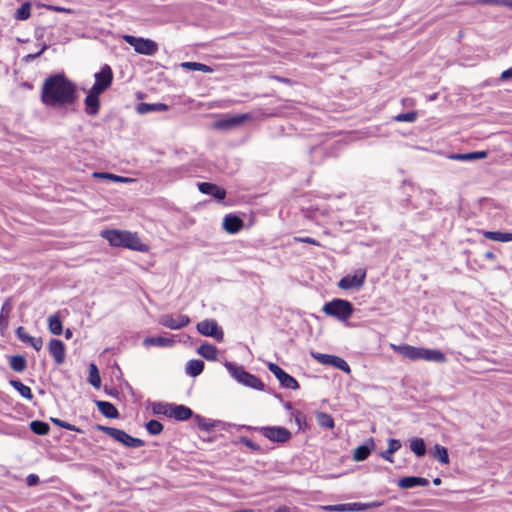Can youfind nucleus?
Segmentation results:
<instances>
[{
    "label": "nucleus",
    "mask_w": 512,
    "mask_h": 512,
    "mask_svg": "<svg viewBox=\"0 0 512 512\" xmlns=\"http://www.w3.org/2000/svg\"><path fill=\"white\" fill-rule=\"evenodd\" d=\"M10 367L16 372H22L26 368V360L23 356H12L9 361Z\"/></svg>",
    "instance_id": "nucleus-41"
},
{
    "label": "nucleus",
    "mask_w": 512,
    "mask_h": 512,
    "mask_svg": "<svg viewBox=\"0 0 512 512\" xmlns=\"http://www.w3.org/2000/svg\"><path fill=\"white\" fill-rule=\"evenodd\" d=\"M296 240L299 242H302V243H308V244L317 245V246L320 245L319 242H317L315 239L310 238V237H299V238H296Z\"/></svg>",
    "instance_id": "nucleus-55"
},
{
    "label": "nucleus",
    "mask_w": 512,
    "mask_h": 512,
    "mask_svg": "<svg viewBox=\"0 0 512 512\" xmlns=\"http://www.w3.org/2000/svg\"><path fill=\"white\" fill-rule=\"evenodd\" d=\"M46 8L50 11H55V12H64V13L72 12L71 9L60 7V6H54V5H48V6H46Z\"/></svg>",
    "instance_id": "nucleus-54"
},
{
    "label": "nucleus",
    "mask_w": 512,
    "mask_h": 512,
    "mask_svg": "<svg viewBox=\"0 0 512 512\" xmlns=\"http://www.w3.org/2000/svg\"><path fill=\"white\" fill-rule=\"evenodd\" d=\"M401 448V442L397 439H389L388 440V449L386 450V454H394Z\"/></svg>",
    "instance_id": "nucleus-48"
},
{
    "label": "nucleus",
    "mask_w": 512,
    "mask_h": 512,
    "mask_svg": "<svg viewBox=\"0 0 512 512\" xmlns=\"http://www.w3.org/2000/svg\"><path fill=\"white\" fill-rule=\"evenodd\" d=\"M250 119L248 114L237 115L226 120L219 121L216 126L219 128H231L241 125L246 120Z\"/></svg>",
    "instance_id": "nucleus-24"
},
{
    "label": "nucleus",
    "mask_w": 512,
    "mask_h": 512,
    "mask_svg": "<svg viewBox=\"0 0 512 512\" xmlns=\"http://www.w3.org/2000/svg\"><path fill=\"white\" fill-rule=\"evenodd\" d=\"M196 424L199 429L203 431H210L218 426H224L225 424L219 420H211L204 417L196 416Z\"/></svg>",
    "instance_id": "nucleus-26"
},
{
    "label": "nucleus",
    "mask_w": 512,
    "mask_h": 512,
    "mask_svg": "<svg viewBox=\"0 0 512 512\" xmlns=\"http://www.w3.org/2000/svg\"><path fill=\"white\" fill-rule=\"evenodd\" d=\"M381 457L389 462H393V458H392V455L393 454H386V451L382 452L381 454Z\"/></svg>",
    "instance_id": "nucleus-59"
},
{
    "label": "nucleus",
    "mask_w": 512,
    "mask_h": 512,
    "mask_svg": "<svg viewBox=\"0 0 512 512\" xmlns=\"http://www.w3.org/2000/svg\"><path fill=\"white\" fill-rule=\"evenodd\" d=\"M31 430L38 435H45L49 432V425L41 421L31 422Z\"/></svg>",
    "instance_id": "nucleus-44"
},
{
    "label": "nucleus",
    "mask_w": 512,
    "mask_h": 512,
    "mask_svg": "<svg viewBox=\"0 0 512 512\" xmlns=\"http://www.w3.org/2000/svg\"><path fill=\"white\" fill-rule=\"evenodd\" d=\"M52 422L58 425L61 428L67 429L69 431H79L78 428H76L74 425L67 423L65 421H62L60 419L52 418Z\"/></svg>",
    "instance_id": "nucleus-49"
},
{
    "label": "nucleus",
    "mask_w": 512,
    "mask_h": 512,
    "mask_svg": "<svg viewBox=\"0 0 512 512\" xmlns=\"http://www.w3.org/2000/svg\"><path fill=\"white\" fill-rule=\"evenodd\" d=\"M487 156V152L485 151H477L472 153H466V154H455L452 155V159L456 160H474V159H483Z\"/></svg>",
    "instance_id": "nucleus-40"
},
{
    "label": "nucleus",
    "mask_w": 512,
    "mask_h": 512,
    "mask_svg": "<svg viewBox=\"0 0 512 512\" xmlns=\"http://www.w3.org/2000/svg\"><path fill=\"white\" fill-rule=\"evenodd\" d=\"M390 347L403 357L411 360V361H417L421 360V349L422 347H415L408 344H402V345H396V344H390Z\"/></svg>",
    "instance_id": "nucleus-14"
},
{
    "label": "nucleus",
    "mask_w": 512,
    "mask_h": 512,
    "mask_svg": "<svg viewBox=\"0 0 512 512\" xmlns=\"http://www.w3.org/2000/svg\"><path fill=\"white\" fill-rule=\"evenodd\" d=\"M98 428L126 447L138 448L144 445V442L141 439L132 437L121 429L105 426H99Z\"/></svg>",
    "instance_id": "nucleus-6"
},
{
    "label": "nucleus",
    "mask_w": 512,
    "mask_h": 512,
    "mask_svg": "<svg viewBox=\"0 0 512 512\" xmlns=\"http://www.w3.org/2000/svg\"><path fill=\"white\" fill-rule=\"evenodd\" d=\"M189 322V317L184 314H165L159 318V324L172 330L181 329L182 327L188 325Z\"/></svg>",
    "instance_id": "nucleus-13"
},
{
    "label": "nucleus",
    "mask_w": 512,
    "mask_h": 512,
    "mask_svg": "<svg viewBox=\"0 0 512 512\" xmlns=\"http://www.w3.org/2000/svg\"><path fill=\"white\" fill-rule=\"evenodd\" d=\"M101 237L109 242L111 246L123 247L138 252H148L149 246L143 243L137 233L118 230L108 229L101 232Z\"/></svg>",
    "instance_id": "nucleus-3"
},
{
    "label": "nucleus",
    "mask_w": 512,
    "mask_h": 512,
    "mask_svg": "<svg viewBox=\"0 0 512 512\" xmlns=\"http://www.w3.org/2000/svg\"><path fill=\"white\" fill-rule=\"evenodd\" d=\"M429 481L426 478L408 476L398 481V486L402 489H410L416 486H427Z\"/></svg>",
    "instance_id": "nucleus-19"
},
{
    "label": "nucleus",
    "mask_w": 512,
    "mask_h": 512,
    "mask_svg": "<svg viewBox=\"0 0 512 512\" xmlns=\"http://www.w3.org/2000/svg\"><path fill=\"white\" fill-rule=\"evenodd\" d=\"M96 405L99 411L108 418H117L119 415L116 407L110 402L96 401Z\"/></svg>",
    "instance_id": "nucleus-29"
},
{
    "label": "nucleus",
    "mask_w": 512,
    "mask_h": 512,
    "mask_svg": "<svg viewBox=\"0 0 512 512\" xmlns=\"http://www.w3.org/2000/svg\"><path fill=\"white\" fill-rule=\"evenodd\" d=\"M417 118L416 112H408V113H402L398 114L395 117V120L398 122H414Z\"/></svg>",
    "instance_id": "nucleus-47"
},
{
    "label": "nucleus",
    "mask_w": 512,
    "mask_h": 512,
    "mask_svg": "<svg viewBox=\"0 0 512 512\" xmlns=\"http://www.w3.org/2000/svg\"><path fill=\"white\" fill-rule=\"evenodd\" d=\"M7 317L3 316L0 314V331H2L3 329H5L8 325V322H7Z\"/></svg>",
    "instance_id": "nucleus-58"
},
{
    "label": "nucleus",
    "mask_w": 512,
    "mask_h": 512,
    "mask_svg": "<svg viewBox=\"0 0 512 512\" xmlns=\"http://www.w3.org/2000/svg\"><path fill=\"white\" fill-rule=\"evenodd\" d=\"M485 257H486L487 259H494V257H495V256H494V254H493L492 252H487V253L485 254Z\"/></svg>",
    "instance_id": "nucleus-62"
},
{
    "label": "nucleus",
    "mask_w": 512,
    "mask_h": 512,
    "mask_svg": "<svg viewBox=\"0 0 512 512\" xmlns=\"http://www.w3.org/2000/svg\"><path fill=\"white\" fill-rule=\"evenodd\" d=\"M147 431L152 435H158L163 431V425L157 420H150L146 424Z\"/></svg>",
    "instance_id": "nucleus-45"
},
{
    "label": "nucleus",
    "mask_w": 512,
    "mask_h": 512,
    "mask_svg": "<svg viewBox=\"0 0 512 512\" xmlns=\"http://www.w3.org/2000/svg\"><path fill=\"white\" fill-rule=\"evenodd\" d=\"M181 67L188 69V70L201 71L204 73H212L213 72V69L210 66H207L205 64L198 63V62H183L181 64Z\"/></svg>",
    "instance_id": "nucleus-39"
},
{
    "label": "nucleus",
    "mask_w": 512,
    "mask_h": 512,
    "mask_svg": "<svg viewBox=\"0 0 512 512\" xmlns=\"http://www.w3.org/2000/svg\"><path fill=\"white\" fill-rule=\"evenodd\" d=\"M354 504H355V508H356V512H357V511H366V510L378 508L382 505V502H379V501H373L370 503H356L355 502Z\"/></svg>",
    "instance_id": "nucleus-46"
},
{
    "label": "nucleus",
    "mask_w": 512,
    "mask_h": 512,
    "mask_svg": "<svg viewBox=\"0 0 512 512\" xmlns=\"http://www.w3.org/2000/svg\"><path fill=\"white\" fill-rule=\"evenodd\" d=\"M433 456L438 459L439 462L443 464L449 463V455L448 450L439 444H435L433 447Z\"/></svg>",
    "instance_id": "nucleus-38"
},
{
    "label": "nucleus",
    "mask_w": 512,
    "mask_h": 512,
    "mask_svg": "<svg viewBox=\"0 0 512 512\" xmlns=\"http://www.w3.org/2000/svg\"><path fill=\"white\" fill-rule=\"evenodd\" d=\"M31 15V4L29 2H25L21 5V7L16 12V19L18 20H27Z\"/></svg>",
    "instance_id": "nucleus-43"
},
{
    "label": "nucleus",
    "mask_w": 512,
    "mask_h": 512,
    "mask_svg": "<svg viewBox=\"0 0 512 512\" xmlns=\"http://www.w3.org/2000/svg\"><path fill=\"white\" fill-rule=\"evenodd\" d=\"M410 449L418 457L424 456L426 453V445L422 438H413L410 440Z\"/></svg>",
    "instance_id": "nucleus-34"
},
{
    "label": "nucleus",
    "mask_w": 512,
    "mask_h": 512,
    "mask_svg": "<svg viewBox=\"0 0 512 512\" xmlns=\"http://www.w3.org/2000/svg\"><path fill=\"white\" fill-rule=\"evenodd\" d=\"M483 235L486 239L497 241V242H511V232H500V231H485Z\"/></svg>",
    "instance_id": "nucleus-28"
},
{
    "label": "nucleus",
    "mask_w": 512,
    "mask_h": 512,
    "mask_svg": "<svg viewBox=\"0 0 512 512\" xmlns=\"http://www.w3.org/2000/svg\"><path fill=\"white\" fill-rule=\"evenodd\" d=\"M293 416L295 418V421H296L297 425L299 426V428H301L302 427V422H303L302 414L297 411V412L293 413Z\"/></svg>",
    "instance_id": "nucleus-57"
},
{
    "label": "nucleus",
    "mask_w": 512,
    "mask_h": 512,
    "mask_svg": "<svg viewBox=\"0 0 512 512\" xmlns=\"http://www.w3.org/2000/svg\"><path fill=\"white\" fill-rule=\"evenodd\" d=\"M10 384L13 386V388L15 390H17L20 395L28 400H31L33 395H32V391L31 389L24 385L22 382H20L19 380H11L10 381Z\"/></svg>",
    "instance_id": "nucleus-36"
},
{
    "label": "nucleus",
    "mask_w": 512,
    "mask_h": 512,
    "mask_svg": "<svg viewBox=\"0 0 512 512\" xmlns=\"http://www.w3.org/2000/svg\"><path fill=\"white\" fill-rule=\"evenodd\" d=\"M311 356L320 364L333 366L337 369L342 370L343 372H345L347 374H349L351 372V369H350V366L348 365V363L344 359H342L338 356L330 355V354H323V353H316V352H312Z\"/></svg>",
    "instance_id": "nucleus-9"
},
{
    "label": "nucleus",
    "mask_w": 512,
    "mask_h": 512,
    "mask_svg": "<svg viewBox=\"0 0 512 512\" xmlns=\"http://www.w3.org/2000/svg\"><path fill=\"white\" fill-rule=\"evenodd\" d=\"M273 512H291V510L287 507H279L275 509Z\"/></svg>",
    "instance_id": "nucleus-60"
},
{
    "label": "nucleus",
    "mask_w": 512,
    "mask_h": 512,
    "mask_svg": "<svg viewBox=\"0 0 512 512\" xmlns=\"http://www.w3.org/2000/svg\"><path fill=\"white\" fill-rule=\"evenodd\" d=\"M89 383L95 388L99 389L101 387V377L98 371L97 366L94 363H91L89 366Z\"/></svg>",
    "instance_id": "nucleus-37"
},
{
    "label": "nucleus",
    "mask_w": 512,
    "mask_h": 512,
    "mask_svg": "<svg viewBox=\"0 0 512 512\" xmlns=\"http://www.w3.org/2000/svg\"><path fill=\"white\" fill-rule=\"evenodd\" d=\"M246 447L250 448V449H253V450H258L259 447L258 445H256L252 440L246 438V437H242L241 440H240Z\"/></svg>",
    "instance_id": "nucleus-52"
},
{
    "label": "nucleus",
    "mask_w": 512,
    "mask_h": 512,
    "mask_svg": "<svg viewBox=\"0 0 512 512\" xmlns=\"http://www.w3.org/2000/svg\"><path fill=\"white\" fill-rule=\"evenodd\" d=\"M65 337H66L67 339H70V338L72 337V331H71L70 329H67V330L65 331Z\"/></svg>",
    "instance_id": "nucleus-61"
},
{
    "label": "nucleus",
    "mask_w": 512,
    "mask_h": 512,
    "mask_svg": "<svg viewBox=\"0 0 512 512\" xmlns=\"http://www.w3.org/2000/svg\"><path fill=\"white\" fill-rule=\"evenodd\" d=\"M48 329L53 335H61L63 331L62 321L58 314L48 318Z\"/></svg>",
    "instance_id": "nucleus-32"
},
{
    "label": "nucleus",
    "mask_w": 512,
    "mask_h": 512,
    "mask_svg": "<svg viewBox=\"0 0 512 512\" xmlns=\"http://www.w3.org/2000/svg\"><path fill=\"white\" fill-rule=\"evenodd\" d=\"M318 509L329 512H356L354 503L336 504V505H324L319 506Z\"/></svg>",
    "instance_id": "nucleus-30"
},
{
    "label": "nucleus",
    "mask_w": 512,
    "mask_h": 512,
    "mask_svg": "<svg viewBox=\"0 0 512 512\" xmlns=\"http://www.w3.org/2000/svg\"><path fill=\"white\" fill-rule=\"evenodd\" d=\"M26 482L28 486H34L39 483V477L35 474H30L27 476Z\"/></svg>",
    "instance_id": "nucleus-53"
},
{
    "label": "nucleus",
    "mask_w": 512,
    "mask_h": 512,
    "mask_svg": "<svg viewBox=\"0 0 512 512\" xmlns=\"http://www.w3.org/2000/svg\"><path fill=\"white\" fill-rule=\"evenodd\" d=\"M77 99V86L63 74L52 75L45 79L42 90V102L53 108H62L73 104Z\"/></svg>",
    "instance_id": "nucleus-1"
},
{
    "label": "nucleus",
    "mask_w": 512,
    "mask_h": 512,
    "mask_svg": "<svg viewBox=\"0 0 512 512\" xmlns=\"http://www.w3.org/2000/svg\"><path fill=\"white\" fill-rule=\"evenodd\" d=\"M10 312H11V303H10V300L7 299L4 304L2 305V308H1V315L9 318V315H10Z\"/></svg>",
    "instance_id": "nucleus-51"
},
{
    "label": "nucleus",
    "mask_w": 512,
    "mask_h": 512,
    "mask_svg": "<svg viewBox=\"0 0 512 512\" xmlns=\"http://www.w3.org/2000/svg\"><path fill=\"white\" fill-rule=\"evenodd\" d=\"M136 110L139 114H146L153 111H166L168 110V106L163 103H140L137 105Z\"/></svg>",
    "instance_id": "nucleus-27"
},
{
    "label": "nucleus",
    "mask_w": 512,
    "mask_h": 512,
    "mask_svg": "<svg viewBox=\"0 0 512 512\" xmlns=\"http://www.w3.org/2000/svg\"><path fill=\"white\" fill-rule=\"evenodd\" d=\"M16 334L20 340H22L25 343L30 344L36 351H40L43 345L41 338H35L30 335H28L23 327H19L16 330Z\"/></svg>",
    "instance_id": "nucleus-23"
},
{
    "label": "nucleus",
    "mask_w": 512,
    "mask_h": 512,
    "mask_svg": "<svg viewBox=\"0 0 512 512\" xmlns=\"http://www.w3.org/2000/svg\"><path fill=\"white\" fill-rule=\"evenodd\" d=\"M143 345L145 347H171L174 345V340L163 336L147 337L143 340Z\"/></svg>",
    "instance_id": "nucleus-22"
},
{
    "label": "nucleus",
    "mask_w": 512,
    "mask_h": 512,
    "mask_svg": "<svg viewBox=\"0 0 512 512\" xmlns=\"http://www.w3.org/2000/svg\"><path fill=\"white\" fill-rule=\"evenodd\" d=\"M197 330L200 334L208 337H213L217 341L223 340V330L218 326L217 322L213 319L204 320L197 324Z\"/></svg>",
    "instance_id": "nucleus-12"
},
{
    "label": "nucleus",
    "mask_w": 512,
    "mask_h": 512,
    "mask_svg": "<svg viewBox=\"0 0 512 512\" xmlns=\"http://www.w3.org/2000/svg\"><path fill=\"white\" fill-rule=\"evenodd\" d=\"M243 226V221L232 215H227L223 220V228L231 234L237 233Z\"/></svg>",
    "instance_id": "nucleus-21"
},
{
    "label": "nucleus",
    "mask_w": 512,
    "mask_h": 512,
    "mask_svg": "<svg viewBox=\"0 0 512 512\" xmlns=\"http://www.w3.org/2000/svg\"><path fill=\"white\" fill-rule=\"evenodd\" d=\"M170 416L176 420L184 421L192 416V410L184 405L172 404Z\"/></svg>",
    "instance_id": "nucleus-20"
},
{
    "label": "nucleus",
    "mask_w": 512,
    "mask_h": 512,
    "mask_svg": "<svg viewBox=\"0 0 512 512\" xmlns=\"http://www.w3.org/2000/svg\"><path fill=\"white\" fill-rule=\"evenodd\" d=\"M366 279V270L357 269L354 274L346 275L338 282V287L344 290L360 288Z\"/></svg>",
    "instance_id": "nucleus-11"
},
{
    "label": "nucleus",
    "mask_w": 512,
    "mask_h": 512,
    "mask_svg": "<svg viewBox=\"0 0 512 512\" xmlns=\"http://www.w3.org/2000/svg\"><path fill=\"white\" fill-rule=\"evenodd\" d=\"M322 311L328 316H332L339 321L346 322L352 316L354 308L347 300L334 299L327 302L323 306Z\"/></svg>",
    "instance_id": "nucleus-4"
},
{
    "label": "nucleus",
    "mask_w": 512,
    "mask_h": 512,
    "mask_svg": "<svg viewBox=\"0 0 512 512\" xmlns=\"http://www.w3.org/2000/svg\"><path fill=\"white\" fill-rule=\"evenodd\" d=\"M258 432L272 442L285 443L288 442L292 434L289 430L280 426H264L257 428Z\"/></svg>",
    "instance_id": "nucleus-8"
},
{
    "label": "nucleus",
    "mask_w": 512,
    "mask_h": 512,
    "mask_svg": "<svg viewBox=\"0 0 512 512\" xmlns=\"http://www.w3.org/2000/svg\"><path fill=\"white\" fill-rule=\"evenodd\" d=\"M316 421L319 426L324 428L332 429L335 426L332 416L325 412H317Z\"/></svg>",
    "instance_id": "nucleus-35"
},
{
    "label": "nucleus",
    "mask_w": 512,
    "mask_h": 512,
    "mask_svg": "<svg viewBox=\"0 0 512 512\" xmlns=\"http://www.w3.org/2000/svg\"><path fill=\"white\" fill-rule=\"evenodd\" d=\"M285 408L288 409V410H291L292 409L291 404L290 403H286L285 404Z\"/></svg>",
    "instance_id": "nucleus-64"
},
{
    "label": "nucleus",
    "mask_w": 512,
    "mask_h": 512,
    "mask_svg": "<svg viewBox=\"0 0 512 512\" xmlns=\"http://www.w3.org/2000/svg\"><path fill=\"white\" fill-rule=\"evenodd\" d=\"M486 2L512 9V0H487Z\"/></svg>",
    "instance_id": "nucleus-50"
},
{
    "label": "nucleus",
    "mask_w": 512,
    "mask_h": 512,
    "mask_svg": "<svg viewBox=\"0 0 512 512\" xmlns=\"http://www.w3.org/2000/svg\"><path fill=\"white\" fill-rule=\"evenodd\" d=\"M511 78H512V67L501 73V76H500L501 80H508Z\"/></svg>",
    "instance_id": "nucleus-56"
},
{
    "label": "nucleus",
    "mask_w": 512,
    "mask_h": 512,
    "mask_svg": "<svg viewBox=\"0 0 512 512\" xmlns=\"http://www.w3.org/2000/svg\"><path fill=\"white\" fill-rule=\"evenodd\" d=\"M48 350L57 365H61L65 362L66 349L61 340L51 339L48 343Z\"/></svg>",
    "instance_id": "nucleus-15"
},
{
    "label": "nucleus",
    "mask_w": 512,
    "mask_h": 512,
    "mask_svg": "<svg viewBox=\"0 0 512 512\" xmlns=\"http://www.w3.org/2000/svg\"><path fill=\"white\" fill-rule=\"evenodd\" d=\"M198 354L201 355L208 361H216L218 356V349L210 344L201 345L198 350Z\"/></svg>",
    "instance_id": "nucleus-25"
},
{
    "label": "nucleus",
    "mask_w": 512,
    "mask_h": 512,
    "mask_svg": "<svg viewBox=\"0 0 512 512\" xmlns=\"http://www.w3.org/2000/svg\"><path fill=\"white\" fill-rule=\"evenodd\" d=\"M225 367L239 383L258 390L263 388L262 382L256 376L246 372L242 367L236 366L231 362H226Z\"/></svg>",
    "instance_id": "nucleus-5"
},
{
    "label": "nucleus",
    "mask_w": 512,
    "mask_h": 512,
    "mask_svg": "<svg viewBox=\"0 0 512 512\" xmlns=\"http://www.w3.org/2000/svg\"><path fill=\"white\" fill-rule=\"evenodd\" d=\"M92 176L94 178L107 179V180H110L113 182H119V183H131V182L135 181L132 178L122 177V176H118V175H115L112 173H107V172H94L92 174Z\"/></svg>",
    "instance_id": "nucleus-31"
},
{
    "label": "nucleus",
    "mask_w": 512,
    "mask_h": 512,
    "mask_svg": "<svg viewBox=\"0 0 512 512\" xmlns=\"http://www.w3.org/2000/svg\"><path fill=\"white\" fill-rule=\"evenodd\" d=\"M421 360H425L428 362H436V363H444L446 362V356L443 352L437 349H421Z\"/></svg>",
    "instance_id": "nucleus-18"
},
{
    "label": "nucleus",
    "mask_w": 512,
    "mask_h": 512,
    "mask_svg": "<svg viewBox=\"0 0 512 512\" xmlns=\"http://www.w3.org/2000/svg\"><path fill=\"white\" fill-rule=\"evenodd\" d=\"M95 82L88 91L85 103V111L88 115L95 116L100 108V95L107 90L113 81V72L109 65H104L101 70L94 75Z\"/></svg>",
    "instance_id": "nucleus-2"
},
{
    "label": "nucleus",
    "mask_w": 512,
    "mask_h": 512,
    "mask_svg": "<svg viewBox=\"0 0 512 512\" xmlns=\"http://www.w3.org/2000/svg\"><path fill=\"white\" fill-rule=\"evenodd\" d=\"M123 39L139 54L151 56L154 55L158 50V45L150 39L135 37L132 35H124Z\"/></svg>",
    "instance_id": "nucleus-7"
},
{
    "label": "nucleus",
    "mask_w": 512,
    "mask_h": 512,
    "mask_svg": "<svg viewBox=\"0 0 512 512\" xmlns=\"http://www.w3.org/2000/svg\"><path fill=\"white\" fill-rule=\"evenodd\" d=\"M433 483H434L435 485H440V483H441V479H440V478H435V479L433 480Z\"/></svg>",
    "instance_id": "nucleus-63"
},
{
    "label": "nucleus",
    "mask_w": 512,
    "mask_h": 512,
    "mask_svg": "<svg viewBox=\"0 0 512 512\" xmlns=\"http://www.w3.org/2000/svg\"><path fill=\"white\" fill-rule=\"evenodd\" d=\"M172 404L155 402L152 404V411L154 414L170 416Z\"/></svg>",
    "instance_id": "nucleus-42"
},
{
    "label": "nucleus",
    "mask_w": 512,
    "mask_h": 512,
    "mask_svg": "<svg viewBox=\"0 0 512 512\" xmlns=\"http://www.w3.org/2000/svg\"><path fill=\"white\" fill-rule=\"evenodd\" d=\"M269 371L278 379L280 384L288 389L297 390L299 384L291 375L287 374L282 368L275 363H268Z\"/></svg>",
    "instance_id": "nucleus-10"
},
{
    "label": "nucleus",
    "mask_w": 512,
    "mask_h": 512,
    "mask_svg": "<svg viewBox=\"0 0 512 512\" xmlns=\"http://www.w3.org/2000/svg\"><path fill=\"white\" fill-rule=\"evenodd\" d=\"M375 449V442L373 438H369L363 445L355 448L353 452V460L360 462L368 458L370 453Z\"/></svg>",
    "instance_id": "nucleus-16"
},
{
    "label": "nucleus",
    "mask_w": 512,
    "mask_h": 512,
    "mask_svg": "<svg viewBox=\"0 0 512 512\" xmlns=\"http://www.w3.org/2000/svg\"><path fill=\"white\" fill-rule=\"evenodd\" d=\"M198 188H199L200 192H202L203 194L211 195L218 200H223L226 195V192L224 189L220 188L219 186H217L213 183H208V182L199 183Z\"/></svg>",
    "instance_id": "nucleus-17"
},
{
    "label": "nucleus",
    "mask_w": 512,
    "mask_h": 512,
    "mask_svg": "<svg viewBox=\"0 0 512 512\" xmlns=\"http://www.w3.org/2000/svg\"><path fill=\"white\" fill-rule=\"evenodd\" d=\"M204 363L201 360H190L186 366V373L192 377H196L202 373Z\"/></svg>",
    "instance_id": "nucleus-33"
}]
</instances>
